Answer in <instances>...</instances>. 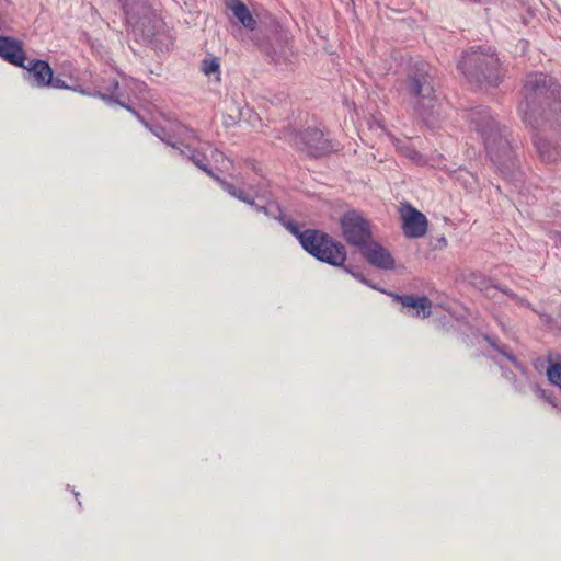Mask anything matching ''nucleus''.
I'll return each instance as SVG.
<instances>
[{"instance_id": "f257e3e1", "label": "nucleus", "mask_w": 561, "mask_h": 561, "mask_svg": "<svg viewBox=\"0 0 561 561\" xmlns=\"http://www.w3.org/2000/svg\"><path fill=\"white\" fill-rule=\"evenodd\" d=\"M467 118L481 136L488 157L497 172L505 180H514L519 172V160L508 128L501 125L486 106L469 110Z\"/></svg>"}, {"instance_id": "f03ea898", "label": "nucleus", "mask_w": 561, "mask_h": 561, "mask_svg": "<svg viewBox=\"0 0 561 561\" xmlns=\"http://www.w3.org/2000/svg\"><path fill=\"white\" fill-rule=\"evenodd\" d=\"M255 197L265 201V204L257 208V213H263L266 217L280 222L298 239L300 245L308 254L332 266H340L345 263L347 253L341 242L318 229L301 231L297 222L286 219L280 205L276 201L271 199L270 194L256 190Z\"/></svg>"}, {"instance_id": "7ed1b4c3", "label": "nucleus", "mask_w": 561, "mask_h": 561, "mask_svg": "<svg viewBox=\"0 0 561 561\" xmlns=\"http://www.w3.org/2000/svg\"><path fill=\"white\" fill-rule=\"evenodd\" d=\"M522 94L518 113L525 124L538 128L543 115L550 121L549 114H546L547 106L550 113L557 115L556 121L561 125V85L551 77L542 72L528 75Z\"/></svg>"}, {"instance_id": "20e7f679", "label": "nucleus", "mask_w": 561, "mask_h": 561, "mask_svg": "<svg viewBox=\"0 0 561 561\" xmlns=\"http://www.w3.org/2000/svg\"><path fill=\"white\" fill-rule=\"evenodd\" d=\"M124 10L126 25L134 38L154 50L173 46V36L164 21L149 5L148 0H117Z\"/></svg>"}, {"instance_id": "39448f33", "label": "nucleus", "mask_w": 561, "mask_h": 561, "mask_svg": "<svg viewBox=\"0 0 561 561\" xmlns=\"http://www.w3.org/2000/svg\"><path fill=\"white\" fill-rule=\"evenodd\" d=\"M435 70L425 61L410 66L402 84V92L409 99L413 113L426 126H432L439 116V102L435 89Z\"/></svg>"}, {"instance_id": "423d86ee", "label": "nucleus", "mask_w": 561, "mask_h": 561, "mask_svg": "<svg viewBox=\"0 0 561 561\" xmlns=\"http://www.w3.org/2000/svg\"><path fill=\"white\" fill-rule=\"evenodd\" d=\"M458 69L471 83L496 85L503 72L496 54L491 50H470L463 54Z\"/></svg>"}, {"instance_id": "0eeeda50", "label": "nucleus", "mask_w": 561, "mask_h": 561, "mask_svg": "<svg viewBox=\"0 0 561 561\" xmlns=\"http://www.w3.org/2000/svg\"><path fill=\"white\" fill-rule=\"evenodd\" d=\"M342 236L348 244L363 249L371 241L370 222L358 211H346L341 218Z\"/></svg>"}, {"instance_id": "6e6552de", "label": "nucleus", "mask_w": 561, "mask_h": 561, "mask_svg": "<svg viewBox=\"0 0 561 561\" xmlns=\"http://www.w3.org/2000/svg\"><path fill=\"white\" fill-rule=\"evenodd\" d=\"M290 136L294 146L308 156L320 157L335 150L332 142L317 128H307Z\"/></svg>"}, {"instance_id": "1a4fd4ad", "label": "nucleus", "mask_w": 561, "mask_h": 561, "mask_svg": "<svg viewBox=\"0 0 561 561\" xmlns=\"http://www.w3.org/2000/svg\"><path fill=\"white\" fill-rule=\"evenodd\" d=\"M21 68L25 70L24 79L28 81L32 87L55 89L68 88L61 79L54 78L53 69L45 60L31 59L27 64L24 62V66Z\"/></svg>"}, {"instance_id": "9d476101", "label": "nucleus", "mask_w": 561, "mask_h": 561, "mask_svg": "<svg viewBox=\"0 0 561 561\" xmlns=\"http://www.w3.org/2000/svg\"><path fill=\"white\" fill-rule=\"evenodd\" d=\"M402 230L409 238H421L427 231V218L409 203L401 204Z\"/></svg>"}, {"instance_id": "9b49d317", "label": "nucleus", "mask_w": 561, "mask_h": 561, "mask_svg": "<svg viewBox=\"0 0 561 561\" xmlns=\"http://www.w3.org/2000/svg\"><path fill=\"white\" fill-rule=\"evenodd\" d=\"M393 300L400 302L402 309L413 317L425 319L432 313V301L426 296L390 294Z\"/></svg>"}, {"instance_id": "f8f14e48", "label": "nucleus", "mask_w": 561, "mask_h": 561, "mask_svg": "<svg viewBox=\"0 0 561 561\" xmlns=\"http://www.w3.org/2000/svg\"><path fill=\"white\" fill-rule=\"evenodd\" d=\"M360 253L370 265L379 270H393L396 266L391 253L378 242L370 241L360 249Z\"/></svg>"}, {"instance_id": "ddd939ff", "label": "nucleus", "mask_w": 561, "mask_h": 561, "mask_svg": "<svg viewBox=\"0 0 561 561\" xmlns=\"http://www.w3.org/2000/svg\"><path fill=\"white\" fill-rule=\"evenodd\" d=\"M0 57L16 67L27 61L23 43L10 36H0Z\"/></svg>"}, {"instance_id": "4468645a", "label": "nucleus", "mask_w": 561, "mask_h": 561, "mask_svg": "<svg viewBox=\"0 0 561 561\" xmlns=\"http://www.w3.org/2000/svg\"><path fill=\"white\" fill-rule=\"evenodd\" d=\"M179 152L181 156L185 157L188 161L194 163L199 170L204 171L207 175L213 178L216 181V175L211 169L209 168L208 159L206 154L197 149L190 147L188 145L180 146Z\"/></svg>"}, {"instance_id": "2eb2a0df", "label": "nucleus", "mask_w": 561, "mask_h": 561, "mask_svg": "<svg viewBox=\"0 0 561 561\" xmlns=\"http://www.w3.org/2000/svg\"><path fill=\"white\" fill-rule=\"evenodd\" d=\"M226 5L231 10L234 18L247 28L253 31L256 27V20L249 8L240 0H227Z\"/></svg>"}, {"instance_id": "dca6fc26", "label": "nucleus", "mask_w": 561, "mask_h": 561, "mask_svg": "<svg viewBox=\"0 0 561 561\" xmlns=\"http://www.w3.org/2000/svg\"><path fill=\"white\" fill-rule=\"evenodd\" d=\"M216 182L221 186V188L227 192L230 196L248 204L251 206L255 211H257V208H261L262 205L256 203L255 201V194L249 195L243 188L237 187L232 183L227 182L226 180L221 178H216Z\"/></svg>"}, {"instance_id": "f3484780", "label": "nucleus", "mask_w": 561, "mask_h": 561, "mask_svg": "<svg viewBox=\"0 0 561 561\" xmlns=\"http://www.w3.org/2000/svg\"><path fill=\"white\" fill-rule=\"evenodd\" d=\"M118 85H119L118 81L113 79L111 81V87L108 89L111 91V94L99 93L100 98H102L103 100H105L110 103L119 104L121 106H123L126 110H128L129 112H131L140 122H142L145 124L146 127H149L148 124L144 122L142 117L140 116V114L137 111H135L129 105L125 104L124 102L119 101L121 94L117 92Z\"/></svg>"}, {"instance_id": "a211bd4d", "label": "nucleus", "mask_w": 561, "mask_h": 561, "mask_svg": "<svg viewBox=\"0 0 561 561\" xmlns=\"http://www.w3.org/2000/svg\"><path fill=\"white\" fill-rule=\"evenodd\" d=\"M511 363L514 365V367L517 369V371L522 376V380H514V388L519 393H525L528 386H533V380L530 377V373L527 369V367L522 364L516 357L511 358Z\"/></svg>"}, {"instance_id": "6ab92c4d", "label": "nucleus", "mask_w": 561, "mask_h": 561, "mask_svg": "<svg viewBox=\"0 0 561 561\" xmlns=\"http://www.w3.org/2000/svg\"><path fill=\"white\" fill-rule=\"evenodd\" d=\"M392 144L402 156L414 162H420L422 160V154L411 146L408 139L393 138Z\"/></svg>"}, {"instance_id": "aec40b11", "label": "nucleus", "mask_w": 561, "mask_h": 561, "mask_svg": "<svg viewBox=\"0 0 561 561\" xmlns=\"http://www.w3.org/2000/svg\"><path fill=\"white\" fill-rule=\"evenodd\" d=\"M534 145L542 159L551 160L554 157V149L549 140L540 137L538 134L534 135Z\"/></svg>"}, {"instance_id": "412c9836", "label": "nucleus", "mask_w": 561, "mask_h": 561, "mask_svg": "<svg viewBox=\"0 0 561 561\" xmlns=\"http://www.w3.org/2000/svg\"><path fill=\"white\" fill-rule=\"evenodd\" d=\"M150 130L153 135H156L161 141L167 144L172 148H176L179 150L180 146H182V141L175 139L174 136H171L167 129L160 125H154L150 127Z\"/></svg>"}, {"instance_id": "4be33fe9", "label": "nucleus", "mask_w": 561, "mask_h": 561, "mask_svg": "<svg viewBox=\"0 0 561 561\" xmlns=\"http://www.w3.org/2000/svg\"><path fill=\"white\" fill-rule=\"evenodd\" d=\"M202 71L206 75V76H211V75H215L216 76V80L219 81L220 80V65H219V61L217 58L215 57H211V58H205L203 61H202Z\"/></svg>"}, {"instance_id": "5701e85b", "label": "nucleus", "mask_w": 561, "mask_h": 561, "mask_svg": "<svg viewBox=\"0 0 561 561\" xmlns=\"http://www.w3.org/2000/svg\"><path fill=\"white\" fill-rule=\"evenodd\" d=\"M548 380L561 389V362L551 364L547 369Z\"/></svg>"}, {"instance_id": "b1692460", "label": "nucleus", "mask_w": 561, "mask_h": 561, "mask_svg": "<svg viewBox=\"0 0 561 561\" xmlns=\"http://www.w3.org/2000/svg\"><path fill=\"white\" fill-rule=\"evenodd\" d=\"M485 340L494 350H496L503 357L507 358L510 362L512 357H515L507 345L499 344L496 340L491 336H486Z\"/></svg>"}, {"instance_id": "393cba45", "label": "nucleus", "mask_w": 561, "mask_h": 561, "mask_svg": "<svg viewBox=\"0 0 561 561\" xmlns=\"http://www.w3.org/2000/svg\"><path fill=\"white\" fill-rule=\"evenodd\" d=\"M339 267H343L345 272H347L348 274H351L355 279H357L358 282L374 288V289H377V287L375 285H373L367 278L366 276L362 273V272H358L356 271L353 266H345L344 263L342 265H340Z\"/></svg>"}, {"instance_id": "a878e982", "label": "nucleus", "mask_w": 561, "mask_h": 561, "mask_svg": "<svg viewBox=\"0 0 561 561\" xmlns=\"http://www.w3.org/2000/svg\"><path fill=\"white\" fill-rule=\"evenodd\" d=\"M527 388H531L539 398L552 403L551 396L546 390L539 388L536 383L533 382V386H528Z\"/></svg>"}, {"instance_id": "bb28decb", "label": "nucleus", "mask_w": 561, "mask_h": 561, "mask_svg": "<svg viewBox=\"0 0 561 561\" xmlns=\"http://www.w3.org/2000/svg\"><path fill=\"white\" fill-rule=\"evenodd\" d=\"M511 299L513 301H515V304L519 307H524V308H531V304L526 299V298H523L518 295H516L514 293V295L511 297Z\"/></svg>"}, {"instance_id": "cd10ccee", "label": "nucleus", "mask_w": 561, "mask_h": 561, "mask_svg": "<svg viewBox=\"0 0 561 561\" xmlns=\"http://www.w3.org/2000/svg\"><path fill=\"white\" fill-rule=\"evenodd\" d=\"M500 365V368L502 369V375L505 379H507L508 381L512 382V385L514 386V380H517L514 376V374L512 371H508L506 370L501 364Z\"/></svg>"}, {"instance_id": "c85d7f7f", "label": "nucleus", "mask_w": 561, "mask_h": 561, "mask_svg": "<svg viewBox=\"0 0 561 561\" xmlns=\"http://www.w3.org/2000/svg\"><path fill=\"white\" fill-rule=\"evenodd\" d=\"M493 288H494V289H496V290H499V291H501V293H503L504 295H506V296H507V297H510V298L514 295V291H513V290H511V289H510L508 287H506V286L495 285Z\"/></svg>"}, {"instance_id": "c756f323", "label": "nucleus", "mask_w": 561, "mask_h": 561, "mask_svg": "<svg viewBox=\"0 0 561 561\" xmlns=\"http://www.w3.org/2000/svg\"><path fill=\"white\" fill-rule=\"evenodd\" d=\"M556 241L561 245V232H556Z\"/></svg>"}, {"instance_id": "7c9ffc66", "label": "nucleus", "mask_w": 561, "mask_h": 561, "mask_svg": "<svg viewBox=\"0 0 561 561\" xmlns=\"http://www.w3.org/2000/svg\"><path fill=\"white\" fill-rule=\"evenodd\" d=\"M214 154H220L218 150H214Z\"/></svg>"}]
</instances>
